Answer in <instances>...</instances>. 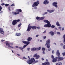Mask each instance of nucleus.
Masks as SVG:
<instances>
[{"label": "nucleus", "instance_id": "nucleus-1", "mask_svg": "<svg viewBox=\"0 0 65 65\" xmlns=\"http://www.w3.org/2000/svg\"><path fill=\"white\" fill-rule=\"evenodd\" d=\"M44 22L47 23V24L45 25L44 27L46 28H50L51 27V24H50V22L47 20H45L43 21Z\"/></svg>", "mask_w": 65, "mask_h": 65}, {"label": "nucleus", "instance_id": "nucleus-2", "mask_svg": "<svg viewBox=\"0 0 65 65\" xmlns=\"http://www.w3.org/2000/svg\"><path fill=\"white\" fill-rule=\"evenodd\" d=\"M22 42L23 43H24V44H26V45H24L23 48L22 47H19V49H20V50H23V49H24V48H25L27 45H29V44H30V42H27L25 41H22Z\"/></svg>", "mask_w": 65, "mask_h": 65}, {"label": "nucleus", "instance_id": "nucleus-3", "mask_svg": "<svg viewBox=\"0 0 65 65\" xmlns=\"http://www.w3.org/2000/svg\"><path fill=\"white\" fill-rule=\"evenodd\" d=\"M57 59H58V61L63 60L64 59V58L63 57H60L59 56H58V57H56V58H54L53 60H52V62H56L57 61Z\"/></svg>", "mask_w": 65, "mask_h": 65}, {"label": "nucleus", "instance_id": "nucleus-4", "mask_svg": "<svg viewBox=\"0 0 65 65\" xmlns=\"http://www.w3.org/2000/svg\"><path fill=\"white\" fill-rule=\"evenodd\" d=\"M13 43L10 42H7L6 44V45L9 48V49L10 50V48H14L13 47L11 46L10 45H13Z\"/></svg>", "mask_w": 65, "mask_h": 65}, {"label": "nucleus", "instance_id": "nucleus-5", "mask_svg": "<svg viewBox=\"0 0 65 65\" xmlns=\"http://www.w3.org/2000/svg\"><path fill=\"white\" fill-rule=\"evenodd\" d=\"M35 61V59L33 58H32L31 59H29L27 60V63L28 64H29V65H31V64H33V63Z\"/></svg>", "mask_w": 65, "mask_h": 65}, {"label": "nucleus", "instance_id": "nucleus-6", "mask_svg": "<svg viewBox=\"0 0 65 65\" xmlns=\"http://www.w3.org/2000/svg\"><path fill=\"white\" fill-rule=\"evenodd\" d=\"M50 40L48 39L46 43L45 44V45L46 46L47 45V47L48 48H50V46H51V45L50 44Z\"/></svg>", "mask_w": 65, "mask_h": 65}, {"label": "nucleus", "instance_id": "nucleus-7", "mask_svg": "<svg viewBox=\"0 0 65 65\" xmlns=\"http://www.w3.org/2000/svg\"><path fill=\"white\" fill-rule=\"evenodd\" d=\"M20 19L17 20H13L12 23L13 25H15L17 24V22H20Z\"/></svg>", "mask_w": 65, "mask_h": 65}, {"label": "nucleus", "instance_id": "nucleus-8", "mask_svg": "<svg viewBox=\"0 0 65 65\" xmlns=\"http://www.w3.org/2000/svg\"><path fill=\"white\" fill-rule=\"evenodd\" d=\"M39 1H37L36 2H34V3L33 4L32 6V7H34V6L36 7L37 6L38 4H39Z\"/></svg>", "mask_w": 65, "mask_h": 65}, {"label": "nucleus", "instance_id": "nucleus-9", "mask_svg": "<svg viewBox=\"0 0 65 65\" xmlns=\"http://www.w3.org/2000/svg\"><path fill=\"white\" fill-rule=\"evenodd\" d=\"M58 4V3L56 2H54L53 3V6H54L55 7L57 8L58 7V5H57V4Z\"/></svg>", "mask_w": 65, "mask_h": 65}, {"label": "nucleus", "instance_id": "nucleus-10", "mask_svg": "<svg viewBox=\"0 0 65 65\" xmlns=\"http://www.w3.org/2000/svg\"><path fill=\"white\" fill-rule=\"evenodd\" d=\"M31 25L30 24H29L28 27V28L27 29V31H30V30H31Z\"/></svg>", "mask_w": 65, "mask_h": 65}, {"label": "nucleus", "instance_id": "nucleus-11", "mask_svg": "<svg viewBox=\"0 0 65 65\" xmlns=\"http://www.w3.org/2000/svg\"><path fill=\"white\" fill-rule=\"evenodd\" d=\"M49 3V2L47 0H46L43 3L44 4H47Z\"/></svg>", "mask_w": 65, "mask_h": 65}, {"label": "nucleus", "instance_id": "nucleus-12", "mask_svg": "<svg viewBox=\"0 0 65 65\" xmlns=\"http://www.w3.org/2000/svg\"><path fill=\"white\" fill-rule=\"evenodd\" d=\"M47 12H49V13H52V12H53L54 11V10H47Z\"/></svg>", "mask_w": 65, "mask_h": 65}, {"label": "nucleus", "instance_id": "nucleus-13", "mask_svg": "<svg viewBox=\"0 0 65 65\" xmlns=\"http://www.w3.org/2000/svg\"><path fill=\"white\" fill-rule=\"evenodd\" d=\"M0 33L1 34H3L4 33V31H3V29L1 28H0Z\"/></svg>", "mask_w": 65, "mask_h": 65}, {"label": "nucleus", "instance_id": "nucleus-14", "mask_svg": "<svg viewBox=\"0 0 65 65\" xmlns=\"http://www.w3.org/2000/svg\"><path fill=\"white\" fill-rule=\"evenodd\" d=\"M56 54L58 56H59L60 55V53L59 52V50H58L57 51Z\"/></svg>", "mask_w": 65, "mask_h": 65}, {"label": "nucleus", "instance_id": "nucleus-15", "mask_svg": "<svg viewBox=\"0 0 65 65\" xmlns=\"http://www.w3.org/2000/svg\"><path fill=\"white\" fill-rule=\"evenodd\" d=\"M32 39V38H31L30 37H28V38L27 39V40H28V42L30 41H31V40Z\"/></svg>", "mask_w": 65, "mask_h": 65}, {"label": "nucleus", "instance_id": "nucleus-16", "mask_svg": "<svg viewBox=\"0 0 65 65\" xmlns=\"http://www.w3.org/2000/svg\"><path fill=\"white\" fill-rule=\"evenodd\" d=\"M42 50L43 51V54H45V53L44 52L45 51V48H42Z\"/></svg>", "mask_w": 65, "mask_h": 65}, {"label": "nucleus", "instance_id": "nucleus-17", "mask_svg": "<svg viewBox=\"0 0 65 65\" xmlns=\"http://www.w3.org/2000/svg\"><path fill=\"white\" fill-rule=\"evenodd\" d=\"M49 34H51L52 36H53L54 35V33L53 31H51L49 32Z\"/></svg>", "mask_w": 65, "mask_h": 65}, {"label": "nucleus", "instance_id": "nucleus-18", "mask_svg": "<svg viewBox=\"0 0 65 65\" xmlns=\"http://www.w3.org/2000/svg\"><path fill=\"white\" fill-rule=\"evenodd\" d=\"M36 50V48H31V51H32V52L34 51H35V50Z\"/></svg>", "mask_w": 65, "mask_h": 65}, {"label": "nucleus", "instance_id": "nucleus-19", "mask_svg": "<svg viewBox=\"0 0 65 65\" xmlns=\"http://www.w3.org/2000/svg\"><path fill=\"white\" fill-rule=\"evenodd\" d=\"M13 14H14L15 15H17V14H19V13L18 12L17 13L16 12H12Z\"/></svg>", "mask_w": 65, "mask_h": 65}, {"label": "nucleus", "instance_id": "nucleus-20", "mask_svg": "<svg viewBox=\"0 0 65 65\" xmlns=\"http://www.w3.org/2000/svg\"><path fill=\"white\" fill-rule=\"evenodd\" d=\"M16 11H17L18 12H22V10L20 9H17L16 10Z\"/></svg>", "mask_w": 65, "mask_h": 65}, {"label": "nucleus", "instance_id": "nucleus-21", "mask_svg": "<svg viewBox=\"0 0 65 65\" xmlns=\"http://www.w3.org/2000/svg\"><path fill=\"white\" fill-rule=\"evenodd\" d=\"M16 35L17 36H19L21 35V33H16Z\"/></svg>", "mask_w": 65, "mask_h": 65}, {"label": "nucleus", "instance_id": "nucleus-22", "mask_svg": "<svg viewBox=\"0 0 65 65\" xmlns=\"http://www.w3.org/2000/svg\"><path fill=\"white\" fill-rule=\"evenodd\" d=\"M44 18H45V17H41L40 18V20H43Z\"/></svg>", "mask_w": 65, "mask_h": 65}, {"label": "nucleus", "instance_id": "nucleus-23", "mask_svg": "<svg viewBox=\"0 0 65 65\" xmlns=\"http://www.w3.org/2000/svg\"><path fill=\"white\" fill-rule=\"evenodd\" d=\"M36 19L38 21H39L40 19V18L38 17L36 18Z\"/></svg>", "mask_w": 65, "mask_h": 65}, {"label": "nucleus", "instance_id": "nucleus-24", "mask_svg": "<svg viewBox=\"0 0 65 65\" xmlns=\"http://www.w3.org/2000/svg\"><path fill=\"white\" fill-rule=\"evenodd\" d=\"M56 25L58 26H60V24H59V22H57L56 23Z\"/></svg>", "mask_w": 65, "mask_h": 65}, {"label": "nucleus", "instance_id": "nucleus-25", "mask_svg": "<svg viewBox=\"0 0 65 65\" xmlns=\"http://www.w3.org/2000/svg\"><path fill=\"white\" fill-rule=\"evenodd\" d=\"M31 28H32V29H36V27L35 26H31Z\"/></svg>", "mask_w": 65, "mask_h": 65}, {"label": "nucleus", "instance_id": "nucleus-26", "mask_svg": "<svg viewBox=\"0 0 65 65\" xmlns=\"http://www.w3.org/2000/svg\"><path fill=\"white\" fill-rule=\"evenodd\" d=\"M40 57V56H39V55H38L36 56V59H39V58Z\"/></svg>", "mask_w": 65, "mask_h": 65}, {"label": "nucleus", "instance_id": "nucleus-27", "mask_svg": "<svg viewBox=\"0 0 65 65\" xmlns=\"http://www.w3.org/2000/svg\"><path fill=\"white\" fill-rule=\"evenodd\" d=\"M63 38H64V44H65V34L64 35Z\"/></svg>", "mask_w": 65, "mask_h": 65}, {"label": "nucleus", "instance_id": "nucleus-28", "mask_svg": "<svg viewBox=\"0 0 65 65\" xmlns=\"http://www.w3.org/2000/svg\"><path fill=\"white\" fill-rule=\"evenodd\" d=\"M38 62V61L37 60L35 61H35H34V62L33 63V64H35V63H37V62Z\"/></svg>", "mask_w": 65, "mask_h": 65}, {"label": "nucleus", "instance_id": "nucleus-29", "mask_svg": "<svg viewBox=\"0 0 65 65\" xmlns=\"http://www.w3.org/2000/svg\"><path fill=\"white\" fill-rule=\"evenodd\" d=\"M22 25V23H20L18 25V27H20Z\"/></svg>", "mask_w": 65, "mask_h": 65}, {"label": "nucleus", "instance_id": "nucleus-30", "mask_svg": "<svg viewBox=\"0 0 65 65\" xmlns=\"http://www.w3.org/2000/svg\"><path fill=\"white\" fill-rule=\"evenodd\" d=\"M41 49V47H40L39 48H36V50H40Z\"/></svg>", "mask_w": 65, "mask_h": 65}, {"label": "nucleus", "instance_id": "nucleus-31", "mask_svg": "<svg viewBox=\"0 0 65 65\" xmlns=\"http://www.w3.org/2000/svg\"><path fill=\"white\" fill-rule=\"evenodd\" d=\"M47 62L45 63H42V65H47Z\"/></svg>", "mask_w": 65, "mask_h": 65}, {"label": "nucleus", "instance_id": "nucleus-32", "mask_svg": "<svg viewBox=\"0 0 65 65\" xmlns=\"http://www.w3.org/2000/svg\"><path fill=\"white\" fill-rule=\"evenodd\" d=\"M37 54L36 53L33 56L34 57H36L37 56Z\"/></svg>", "mask_w": 65, "mask_h": 65}, {"label": "nucleus", "instance_id": "nucleus-33", "mask_svg": "<svg viewBox=\"0 0 65 65\" xmlns=\"http://www.w3.org/2000/svg\"><path fill=\"white\" fill-rule=\"evenodd\" d=\"M55 26H54L53 25H52V26H51V28H55Z\"/></svg>", "mask_w": 65, "mask_h": 65}, {"label": "nucleus", "instance_id": "nucleus-34", "mask_svg": "<svg viewBox=\"0 0 65 65\" xmlns=\"http://www.w3.org/2000/svg\"><path fill=\"white\" fill-rule=\"evenodd\" d=\"M58 64H59L58 65H62V64L61 62H59Z\"/></svg>", "mask_w": 65, "mask_h": 65}, {"label": "nucleus", "instance_id": "nucleus-35", "mask_svg": "<svg viewBox=\"0 0 65 65\" xmlns=\"http://www.w3.org/2000/svg\"><path fill=\"white\" fill-rule=\"evenodd\" d=\"M15 6V5H14V4H12L11 5V6Z\"/></svg>", "mask_w": 65, "mask_h": 65}, {"label": "nucleus", "instance_id": "nucleus-36", "mask_svg": "<svg viewBox=\"0 0 65 65\" xmlns=\"http://www.w3.org/2000/svg\"><path fill=\"white\" fill-rule=\"evenodd\" d=\"M9 5V4H6L5 5V6L6 7V6H8Z\"/></svg>", "mask_w": 65, "mask_h": 65}, {"label": "nucleus", "instance_id": "nucleus-37", "mask_svg": "<svg viewBox=\"0 0 65 65\" xmlns=\"http://www.w3.org/2000/svg\"><path fill=\"white\" fill-rule=\"evenodd\" d=\"M36 28L38 29H40V27H37Z\"/></svg>", "mask_w": 65, "mask_h": 65}, {"label": "nucleus", "instance_id": "nucleus-38", "mask_svg": "<svg viewBox=\"0 0 65 65\" xmlns=\"http://www.w3.org/2000/svg\"><path fill=\"white\" fill-rule=\"evenodd\" d=\"M57 33L58 34H59V35H60L61 34L59 32H57Z\"/></svg>", "mask_w": 65, "mask_h": 65}, {"label": "nucleus", "instance_id": "nucleus-39", "mask_svg": "<svg viewBox=\"0 0 65 65\" xmlns=\"http://www.w3.org/2000/svg\"><path fill=\"white\" fill-rule=\"evenodd\" d=\"M2 7H1V6H0V11L1 10V9H2Z\"/></svg>", "mask_w": 65, "mask_h": 65}, {"label": "nucleus", "instance_id": "nucleus-40", "mask_svg": "<svg viewBox=\"0 0 65 65\" xmlns=\"http://www.w3.org/2000/svg\"><path fill=\"white\" fill-rule=\"evenodd\" d=\"M47 65H50V63L48 62H47Z\"/></svg>", "mask_w": 65, "mask_h": 65}, {"label": "nucleus", "instance_id": "nucleus-41", "mask_svg": "<svg viewBox=\"0 0 65 65\" xmlns=\"http://www.w3.org/2000/svg\"><path fill=\"white\" fill-rule=\"evenodd\" d=\"M51 58H52V59H54V56H53V55H52V56H51Z\"/></svg>", "mask_w": 65, "mask_h": 65}, {"label": "nucleus", "instance_id": "nucleus-42", "mask_svg": "<svg viewBox=\"0 0 65 65\" xmlns=\"http://www.w3.org/2000/svg\"><path fill=\"white\" fill-rule=\"evenodd\" d=\"M62 55L63 56H64L65 55V52L62 53Z\"/></svg>", "mask_w": 65, "mask_h": 65}, {"label": "nucleus", "instance_id": "nucleus-43", "mask_svg": "<svg viewBox=\"0 0 65 65\" xmlns=\"http://www.w3.org/2000/svg\"><path fill=\"white\" fill-rule=\"evenodd\" d=\"M1 5H5V4H4V3H2L1 4Z\"/></svg>", "mask_w": 65, "mask_h": 65}, {"label": "nucleus", "instance_id": "nucleus-44", "mask_svg": "<svg viewBox=\"0 0 65 65\" xmlns=\"http://www.w3.org/2000/svg\"><path fill=\"white\" fill-rule=\"evenodd\" d=\"M43 38L44 39H45V38H46V36H44Z\"/></svg>", "mask_w": 65, "mask_h": 65}, {"label": "nucleus", "instance_id": "nucleus-45", "mask_svg": "<svg viewBox=\"0 0 65 65\" xmlns=\"http://www.w3.org/2000/svg\"><path fill=\"white\" fill-rule=\"evenodd\" d=\"M23 58L24 59H27V58L25 57H23Z\"/></svg>", "mask_w": 65, "mask_h": 65}, {"label": "nucleus", "instance_id": "nucleus-46", "mask_svg": "<svg viewBox=\"0 0 65 65\" xmlns=\"http://www.w3.org/2000/svg\"><path fill=\"white\" fill-rule=\"evenodd\" d=\"M16 48H19H19H20V47H18V46H16Z\"/></svg>", "mask_w": 65, "mask_h": 65}, {"label": "nucleus", "instance_id": "nucleus-47", "mask_svg": "<svg viewBox=\"0 0 65 65\" xmlns=\"http://www.w3.org/2000/svg\"><path fill=\"white\" fill-rule=\"evenodd\" d=\"M46 32V30H45L44 32L43 33H45Z\"/></svg>", "mask_w": 65, "mask_h": 65}, {"label": "nucleus", "instance_id": "nucleus-48", "mask_svg": "<svg viewBox=\"0 0 65 65\" xmlns=\"http://www.w3.org/2000/svg\"><path fill=\"white\" fill-rule=\"evenodd\" d=\"M52 53H54V50H53L52 51Z\"/></svg>", "mask_w": 65, "mask_h": 65}, {"label": "nucleus", "instance_id": "nucleus-49", "mask_svg": "<svg viewBox=\"0 0 65 65\" xmlns=\"http://www.w3.org/2000/svg\"><path fill=\"white\" fill-rule=\"evenodd\" d=\"M30 48H27V50L28 51H30Z\"/></svg>", "mask_w": 65, "mask_h": 65}, {"label": "nucleus", "instance_id": "nucleus-50", "mask_svg": "<svg viewBox=\"0 0 65 65\" xmlns=\"http://www.w3.org/2000/svg\"><path fill=\"white\" fill-rule=\"evenodd\" d=\"M17 55H18V56H19H19H20V54H17Z\"/></svg>", "mask_w": 65, "mask_h": 65}, {"label": "nucleus", "instance_id": "nucleus-51", "mask_svg": "<svg viewBox=\"0 0 65 65\" xmlns=\"http://www.w3.org/2000/svg\"><path fill=\"white\" fill-rule=\"evenodd\" d=\"M38 36H39V35H36V37H38Z\"/></svg>", "mask_w": 65, "mask_h": 65}, {"label": "nucleus", "instance_id": "nucleus-52", "mask_svg": "<svg viewBox=\"0 0 65 65\" xmlns=\"http://www.w3.org/2000/svg\"><path fill=\"white\" fill-rule=\"evenodd\" d=\"M58 28L59 29H62V28L61 27H59Z\"/></svg>", "mask_w": 65, "mask_h": 65}, {"label": "nucleus", "instance_id": "nucleus-53", "mask_svg": "<svg viewBox=\"0 0 65 65\" xmlns=\"http://www.w3.org/2000/svg\"><path fill=\"white\" fill-rule=\"evenodd\" d=\"M64 49H65V45H64L63 47Z\"/></svg>", "mask_w": 65, "mask_h": 65}, {"label": "nucleus", "instance_id": "nucleus-54", "mask_svg": "<svg viewBox=\"0 0 65 65\" xmlns=\"http://www.w3.org/2000/svg\"><path fill=\"white\" fill-rule=\"evenodd\" d=\"M64 28H65L64 27H63L62 28V31H64Z\"/></svg>", "mask_w": 65, "mask_h": 65}, {"label": "nucleus", "instance_id": "nucleus-55", "mask_svg": "<svg viewBox=\"0 0 65 65\" xmlns=\"http://www.w3.org/2000/svg\"><path fill=\"white\" fill-rule=\"evenodd\" d=\"M37 9V7H35L34 8V9Z\"/></svg>", "mask_w": 65, "mask_h": 65}, {"label": "nucleus", "instance_id": "nucleus-56", "mask_svg": "<svg viewBox=\"0 0 65 65\" xmlns=\"http://www.w3.org/2000/svg\"><path fill=\"white\" fill-rule=\"evenodd\" d=\"M61 46H62L63 45V44H61Z\"/></svg>", "mask_w": 65, "mask_h": 65}, {"label": "nucleus", "instance_id": "nucleus-57", "mask_svg": "<svg viewBox=\"0 0 65 65\" xmlns=\"http://www.w3.org/2000/svg\"><path fill=\"white\" fill-rule=\"evenodd\" d=\"M42 61H43V60H44V59H43V58H42Z\"/></svg>", "mask_w": 65, "mask_h": 65}, {"label": "nucleus", "instance_id": "nucleus-58", "mask_svg": "<svg viewBox=\"0 0 65 65\" xmlns=\"http://www.w3.org/2000/svg\"><path fill=\"white\" fill-rule=\"evenodd\" d=\"M45 13V14H47V13H47V12H46Z\"/></svg>", "mask_w": 65, "mask_h": 65}, {"label": "nucleus", "instance_id": "nucleus-59", "mask_svg": "<svg viewBox=\"0 0 65 65\" xmlns=\"http://www.w3.org/2000/svg\"><path fill=\"white\" fill-rule=\"evenodd\" d=\"M51 50V48H49L48 49V51H50Z\"/></svg>", "mask_w": 65, "mask_h": 65}, {"label": "nucleus", "instance_id": "nucleus-60", "mask_svg": "<svg viewBox=\"0 0 65 65\" xmlns=\"http://www.w3.org/2000/svg\"><path fill=\"white\" fill-rule=\"evenodd\" d=\"M1 41L2 42H4V41L3 40H2Z\"/></svg>", "mask_w": 65, "mask_h": 65}, {"label": "nucleus", "instance_id": "nucleus-61", "mask_svg": "<svg viewBox=\"0 0 65 65\" xmlns=\"http://www.w3.org/2000/svg\"><path fill=\"white\" fill-rule=\"evenodd\" d=\"M45 13H44L43 14V15H45Z\"/></svg>", "mask_w": 65, "mask_h": 65}, {"label": "nucleus", "instance_id": "nucleus-62", "mask_svg": "<svg viewBox=\"0 0 65 65\" xmlns=\"http://www.w3.org/2000/svg\"><path fill=\"white\" fill-rule=\"evenodd\" d=\"M28 58H29V59H30V57L29 56H28Z\"/></svg>", "mask_w": 65, "mask_h": 65}, {"label": "nucleus", "instance_id": "nucleus-63", "mask_svg": "<svg viewBox=\"0 0 65 65\" xmlns=\"http://www.w3.org/2000/svg\"><path fill=\"white\" fill-rule=\"evenodd\" d=\"M55 29L56 30H58V29L57 28H55Z\"/></svg>", "mask_w": 65, "mask_h": 65}, {"label": "nucleus", "instance_id": "nucleus-64", "mask_svg": "<svg viewBox=\"0 0 65 65\" xmlns=\"http://www.w3.org/2000/svg\"><path fill=\"white\" fill-rule=\"evenodd\" d=\"M40 42H42V40H40Z\"/></svg>", "mask_w": 65, "mask_h": 65}]
</instances>
